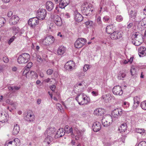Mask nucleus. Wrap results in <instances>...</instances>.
<instances>
[{
  "mask_svg": "<svg viewBox=\"0 0 146 146\" xmlns=\"http://www.w3.org/2000/svg\"><path fill=\"white\" fill-rule=\"evenodd\" d=\"M76 99L78 104L80 105L86 104L90 101V99L83 93L78 95V96L76 97Z\"/></svg>",
  "mask_w": 146,
  "mask_h": 146,
  "instance_id": "1",
  "label": "nucleus"
},
{
  "mask_svg": "<svg viewBox=\"0 0 146 146\" xmlns=\"http://www.w3.org/2000/svg\"><path fill=\"white\" fill-rule=\"evenodd\" d=\"M30 55L28 53H24L19 55L17 59V61L19 64H25L30 60Z\"/></svg>",
  "mask_w": 146,
  "mask_h": 146,
  "instance_id": "2",
  "label": "nucleus"
},
{
  "mask_svg": "<svg viewBox=\"0 0 146 146\" xmlns=\"http://www.w3.org/2000/svg\"><path fill=\"white\" fill-rule=\"evenodd\" d=\"M112 116L108 115L104 116L102 119V123L104 127H108L109 126L112 122Z\"/></svg>",
  "mask_w": 146,
  "mask_h": 146,
  "instance_id": "3",
  "label": "nucleus"
},
{
  "mask_svg": "<svg viewBox=\"0 0 146 146\" xmlns=\"http://www.w3.org/2000/svg\"><path fill=\"white\" fill-rule=\"evenodd\" d=\"M93 11L92 7L90 5H84L82 9V13L86 16L90 15V14H91Z\"/></svg>",
  "mask_w": 146,
  "mask_h": 146,
  "instance_id": "4",
  "label": "nucleus"
},
{
  "mask_svg": "<svg viewBox=\"0 0 146 146\" xmlns=\"http://www.w3.org/2000/svg\"><path fill=\"white\" fill-rule=\"evenodd\" d=\"M86 40L83 38H78L75 42L74 46L76 48H80L84 45Z\"/></svg>",
  "mask_w": 146,
  "mask_h": 146,
  "instance_id": "5",
  "label": "nucleus"
},
{
  "mask_svg": "<svg viewBox=\"0 0 146 146\" xmlns=\"http://www.w3.org/2000/svg\"><path fill=\"white\" fill-rule=\"evenodd\" d=\"M123 111L120 108L114 110L112 112V115L115 118H119L123 115Z\"/></svg>",
  "mask_w": 146,
  "mask_h": 146,
  "instance_id": "6",
  "label": "nucleus"
},
{
  "mask_svg": "<svg viewBox=\"0 0 146 146\" xmlns=\"http://www.w3.org/2000/svg\"><path fill=\"white\" fill-rule=\"evenodd\" d=\"M38 23L39 20L37 17L31 18L29 20L28 22L29 25L33 28H34Z\"/></svg>",
  "mask_w": 146,
  "mask_h": 146,
  "instance_id": "7",
  "label": "nucleus"
},
{
  "mask_svg": "<svg viewBox=\"0 0 146 146\" xmlns=\"http://www.w3.org/2000/svg\"><path fill=\"white\" fill-rule=\"evenodd\" d=\"M54 23L58 26H60L62 24V21L60 17L58 15H54L52 17Z\"/></svg>",
  "mask_w": 146,
  "mask_h": 146,
  "instance_id": "8",
  "label": "nucleus"
},
{
  "mask_svg": "<svg viewBox=\"0 0 146 146\" xmlns=\"http://www.w3.org/2000/svg\"><path fill=\"white\" fill-rule=\"evenodd\" d=\"M113 93L115 95H121L123 94V91L121 87L119 86H114L112 89Z\"/></svg>",
  "mask_w": 146,
  "mask_h": 146,
  "instance_id": "9",
  "label": "nucleus"
},
{
  "mask_svg": "<svg viewBox=\"0 0 146 146\" xmlns=\"http://www.w3.org/2000/svg\"><path fill=\"white\" fill-rule=\"evenodd\" d=\"M122 36L121 32L118 31H115L111 33L110 35V37L111 39L117 40L120 38Z\"/></svg>",
  "mask_w": 146,
  "mask_h": 146,
  "instance_id": "10",
  "label": "nucleus"
},
{
  "mask_svg": "<svg viewBox=\"0 0 146 146\" xmlns=\"http://www.w3.org/2000/svg\"><path fill=\"white\" fill-rule=\"evenodd\" d=\"M46 15V11L44 9H39L38 10L37 15L40 20L44 19Z\"/></svg>",
  "mask_w": 146,
  "mask_h": 146,
  "instance_id": "11",
  "label": "nucleus"
},
{
  "mask_svg": "<svg viewBox=\"0 0 146 146\" xmlns=\"http://www.w3.org/2000/svg\"><path fill=\"white\" fill-rule=\"evenodd\" d=\"M92 127L94 132H97L101 129V125L100 123L96 121L93 123Z\"/></svg>",
  "mask_w": 146,
  "mask_h": 146,
  "instance_id": "12",
  "label": "nucleus"
},
{
  "mask_svg": "<svg viewBox=\"0 0 146 146\" xmlns=\"http://www.w3.org/2000/svg\"><path fill=\"white\" fill-rule=\"evenodd\" d=\"M9 118V116L7 114L3 113H0V121L4 123L7 122Z\"/></svg>",
  "mask_w": 146,
  "mask_h": 146,
  "instance_id": "13",
  "label": "nucleus"
},
{
  "mask_svg": "<svg viewBox=\"0 0 146 146\" xmlns=\"http://www.w3.org/2000/svg\"><path fill=\"white\" fill-rule=\"evenodd\" d=\"M19 20V17L16 15L13 16L9 20V23L11 25L16 24Z\"/></svg>",
  "mask_w": 146,
  "mask_h": 146,
  "instance_id": "14",
  "label": "nucleus"
},
{
  "mask_svg": "<svg viewBox=\"0 0 146 146\" xmlns=\"http://www.w3.org/2000/svg\"><path fill=\"white\" fill-rule=\"evenodd\" d=\"M55 130L54 127H49L48 128L44 133L45 136H51L54 133Z\"/></svg>",
  "mask_w": 146,
  "mask_h": 146,
  "instance_id": "15",
  "label": "nucleus"
},
{
  "mask_svg": "<svg viewBox=\"0 0 146 146\" xmlns=\"http://www.w3.org/2000/svg\"><path fill=\"white\" fill-rule=\"evenodd\" d=\"M75 20L77 22H80L83 19V17L82 15L78 13L77 11H74Z\"/></svg>",
  "mask_w": 146,
  "mask_h": 146,
  "instance_id": "16",
  "label": "nucleus"
},
{
  "mask_svg": "<svg viewBox=\"0 0 146 146\" xmlns=\"http://www.w3.org/2000/svg\"><path fill=\"white\" fill-rule=\"evenodd\" d=\"M70 3V0H60L59 6L61 9L64 8Z\"/></svg>",
  "mask_w": 146,
  "mask_h": 146,
  "instance_id": "17",
  "label": "nucleus"
},
{
  "mask_svg": "<svg viewBox=\"0 0 146 146\" xmlns=\"http://www.w3.org/2000/svg\"><path fill=\"white\" fill-rule=\"evenodd\" d=\"M146 48L145 47L141 46L139 48L138 54L140 57H143L146 55Z\"/></svg>",
  "mask_w": 146,
  "mask_h": 146,
  "instance_id": "18",
  "label": "nucleus"
},
{
  "mask_svg": "<svg viewBox=\"0 0 146 146\" xmlns=\"http://www.w3.org/2000/svg\"><path fill=\"white\" fill-rule=\"evenodd\" d=\"M74 63L73 61H69L66 63L64 66V68L67 70H71L72 67L74 66Z\"/></svg>",
  "mask_w": 146,
  "mask_h": 146,
  "instance_id": "19",
  "label": "nucleus"
},
{
  "mask_svg": "<svg viewBox=\"0 0 146 146\" xmlns=\"http://www.w3.org/2000/svg\"><path fill=\"white\" fill-rule=\"evenodd\" d=\"M21 88V86H9L8 87V89L9 91H12V93H14L16 91L19 90Z\"/></svg>",
  "mask_w": 146,
  "mask_h": 146,
  "instance_id": "20",
  "label": "nucleus"
},
{
  "mask_svg": "<svg viewBox=\"0 0 146 146\" xmlns=\"http://www.w3.org/2000/svg\"><path fill=\"white\" fill-rule=\"evenodd\" d=\"M54 7V4L51 1H48L46 2V7L48 11H51L53 9Z\"/></svg>",
  "mask_w": 146,
  "mask_h": 146,
  "instance_id": "21",
  "label": "nucleus"
},
{
  "mask_svg": "<svg viewBox=\"0 0 146 146\" xmlns=\"http://www.w3.org/2000/svg\"><path fill=\"white\" fill-rule=\"evenodd\" d=\"M114 31V26L113 24L109 25L106 27V31L108 34H111Z\"/></svg>",
  "mask_w": 146,
  "mask_h": 146,
  "instance_id": "22",
  "label": "nucleus"
},
{
  "mask_svg": "<svg viewBox=\"0 0 146 146\" xmlns=\"http://www.w3.org/2000/svg\"><path fill=\"white\" fill-rule=\"evenodd\" d=\"M65 132L64 129L62 128L59 129L56 133V136L57 138L61 137L64 135Z\"/></svg>",
  "mask_w": 146,
  "mask_h": 146,
  "instance_id": "23",
  "label": "nucleus"
},
{
  "mask_svg": "<svg viewBox=\"0 0 146 146\" xmlns=\"http://www.w3.org/2000/svg\"><path fill=\"white\" fill-rule=\"evenodd\" d=\"M134 104L133 107L134 108H136L139 106L140 102V98L139 97L136 96L134 97Z\"/></svg>",
  "mask_w": 146,
  "mask_h": 146,
  "instance_id": "24",
  "label": "nucleus"
},
{
  "mask_svg": "<svg viewBox=\"0 0 146 146\" xmlns=\"http://www.w3.org/2000/svg\"><path fill=\"white\" fill-rule=\"evenodd\" d=\"M25 119L28 121H33L35 120V115L28 113L26 116Z\"/></svg>",
  "mask_w": 146,
  "mask_h": 146,
  "instance_id": "25",
  "label": "nucleus"
},
{
  "mask_svg": "<svg viewBox=\"0 0 146 146\" xmlns=\"http://www.w3.org/2000/svg\"><path fill=\"white\" fill-rule=\"evenodd\" d=\"M137 15V12L135 11L131 10L129 14L130 19H134V21L137 22L135 19Z\"/></svg>",
  "mask_w": 146,
  "mask_h": 146,
  "instance_id": "26",
  "label": "nucleus"
},
{
  "mask_svg": "<svg viewBox=\"0 0 146 146\" xmlns=\"http://www.w3.org/2000/svg\"><path fill=\"white\" fill-rule=\"evenodd\" d=\"M20 129L19 125L17 124L15 125L13 127L12 131L13 135H15L17 134L20 131Z\"/></svg>",
  "mask_w": 146,
  "mask_h": 146,
  "instance_id": "27",
  "label": "nucleus"
},
{
  "mask_svg": "<svg viewBox=\"0 0 146 146\" xmlns=\"http://www.w3.org/2000/svg\"><path fill=\"white\" fill-rule=\"evenodd\" d=\"M32 64L33 63L32 62H29L28 64L26 66V68H25V70L23 73V76L26 75V77H27V74L29 73V72L28 71V70L27 69V68L29 69L32 67Z\"/></svg>",
  "mask_w": 146,
  "mask_h": 146,
  "instance_id": "28",
  "label": "nucleus"
},
{
  "mask_svg": "<svg viewBox=\"0 0 146 146\" xmlns=\"http://www.w3.org/2000/svg\"><path fill=\"white\" fill-rule=\"evenodd\" d=\"M127 124L125 123H123L119 128L118 131H119L120 133H123L126 130Z\"/></svg>",
  "mask_w": 146,
  "mask_h": 146,
  "instance_id": "29",
  "label": "nucleus"
},
{
  "mask_svg": "<svg viewBox=\"0 0 146 146\" xmlns=\"http://www.w3.org/2000/svg\"><path fill=\"white\" fill-rule=\"evenodd\" d=\"M111 96L109 94L104 95L102 97V99L104 100V102L106 103H108L111 100Z\"/></svg>",
  "mask_w": 146,
  "mask_h": 146,
  "instance_id": "30",
  "label": "nucleus"
},
{
  "mask_svg": "<svg viewBox=\"0 0 146 146\" xmlns=\"http://www.w3.org/2000/svg\"><path fill=\"white\" fill-rule=\"evenodd\" d=\"M66 50V48L64 46H60L58 49V54L59 55H62L65 53Z\"/></svg>",
  "mask_w": 146,
  "mask_h": 146,
  "instance_id": "31",
  "label": "nucleus"
},
{
  "mask_svg": "<svg viewBox=\"0 0 146 146\" xmlns=\"http://www.w3.org/2000/svg\"><path fill=\"white\" fill-rule=\"evenodd\" d=\"M64 130L66 133H71L72 135H74V133L73 132V129L72 127L69 128V127L68 125H66L65 127Z\"/></svg>",
  "mask_w": 146,
  "mask_h": 146,
  "instance_id": "32",
  "label": "nucleus"
},
{
  "mask_svg": "<svg viewBox=\"0 0 146 146\" xmlns=\"http://www.w3.org/2000/svg\"><path fill=\"white\" fill-rule=\"evenodd\" d=\"M104 113L102 109L99 108L95 110L94 111V114L98 115H101Z\"/></svg>",
  "mask_w": 146,
  "mask_h": 146,
  "instance_id": "33",
  "label": "nucleus"
},
{
  "mask_svg": "<svg viewBox=\"0 0 146 146\" xmlns=\"http://www.w3.org/2000/svg\"><path fill=\"white\" fill-rule=\"evenodd\" d=\"M40 44L44 45H48L50 44L46 37L44 39H41L40 40Z\"/></svg>",
  "mask_w": 146,
  "mask_h": 146,
  "instance_id": "34",
  "label": "nucleus"
},
{
  "mask_svg": "<svg viewBox=\"0 0 146 146\" xmlns=\"http://www.w3.org/2000/svg\"><path fill=\"white\" fill-rule=\"evenodd\" d=\"M50 44L54 43V37L51 35H49L46 37Z\"/></svg>",
  "mask_w": 146,
  "mask_h": 146,
  "instance_id": "35",
  "label": "nucleus"
},
{
  "mask_svg": "<svg viewBox=\"0 0 146 146\" xmlns=\"http://www.w3.org/2000/svg\"><path fill=\"white\" fill-rule=\"evenodd\" d=\"M13 31L15 34L18 33L20 31V29L18 27L14 26L12 27Z\"/></svg>",
  "mask_w": 146,
  "mask_h": 146,
  "instance_id": "36",
  "label": "nucleus"
},
{
  "mask_svg": "<svg viewBox=\"0 0 146 146\" xmlns=\"http://www.w3.org/2000/svg\"><path fill=\"white\" fill-rule=\"evenodd\" d=\"M47 137L45 139L44 142L46 143L48 145L51 142V140L52 138L50 136H47Z\"/></svg>",
  "mask_w": 146,
  "mask_h": 146,
  "instance_id": "37",
  "label": "nucleus"
},
{
  "mask_svg": "<svg viewBox=\"0 0 146 146\" xmlns=\"http://www.w3.org/2000/svg\"><path fill=\"white\" fill-rule=\"evenodd\" d=\"M110 19H111L110 17L107 15L105 16L103 18V21L106 23L110 22Z\"/></svg>",
  "mask_w": 146,
  "mask_h": 146,
  "instance_id": "38",
  "label": "nucleus"
},
{
  "mask_svg": "<svg viewBox=\"0 0 146 146\" xmlns=\"http://www.w3.org/2000/svg\"><path fill=\"white\" fill-rule=\"evenodd\" d=\"M126 74L125 73L121 72H120L118 76V79L119 80H123V78L125 77Z\"/></svg>",
  "mask_w": 146,
  "mask_h": 146,
  "instance_id": "39",
  "label": "nucleus"
},
{
  "mask_svg": "<svg viewBox=\"0 0 146 146\" xmlns=\"http://www.w3.org/2000/svg\"><path fill=\"white\" fill-rule=\"evenodd\" d=\"M135 131L137 133L142 134L144 133L145 131L144 129L137 128L135 129Z\"/></svg>",
  "mask_w": 146,
  "mask_h": 146,
  "instance_id": "40",
  "label": "nucleus"
},
{
  "mask_svg": "<svg viewBox=\"0 0 146 146\" xmlns=\"http://www.w3.org/2000/svg\"><path fill=\"white\" fill-rule=\"evenodd\" d=\"M130 72L132 76L134 75L137 74V72L134 67L132 66L130 70Z\"/></svg>",
  "mask_w": 146,
  "mask_h": 146,
  "instance_id": "41",
  "label": "nucleus"
},
{
  "mask_svg": "<svg viewBox=\"0 0 146 146\" xmlns=\"http://www.w3.org/2000/svg\"><path fill=\"white\" fill-rule=\"evenodd\" d=\"M5 19L2 17H0V27L3 26L5 22Z\"/></svg>",
  "mask_w": 146,
  "mask_h": 146,
  "instance_id": "42",
  "label": "nucleus"
},
{
  "mask_svg": "<svg viewBox=\"0 0 146 146\" xmlns=\"http://www.w3.org/2000/svg\"><path fill=\"white\" fill-rule=\"evenodd\" d=\"M123 17L120 15H117L116 17V20L119 22L122 21L123 20Z\"/></svg>",
  "mask_w": 146,
  "mask_h": 146,
  "instance_id": "43",
  "label": "nucleus"
},
{
  "mask_svg": "<svg viewBox=\"0 0 146 146\" xmlns=\"http://www.w3.org/2000/svg\"><path fill=\"white\" fill-rule=\"evenodd\" d=\"M140 106L142 109L146 110V102H141L140 104Z\"/></svg>",
  "mask_w": 146,
  "mask_h": 146,
  "instance_id": "44",
  "label": "nucleus"
},
{
  "mask_svg": "<svg viewBox=\"0 0 146 146\" xmlns=\"http://www.w3.org/2000/svg\"><path fill=\"white\" fill-rule=\"evenodd\" d=\"M37 61L40 63H41L43 61V60L41 57L39 55L36 56Z\"/></svg>",
  "mask_w": 146,
  "mask_h": 146,
  "instance_id": "45",
  "label": "nucleus"
},
{
  "mask_svg": "<svg viewBox=\"0 0 146 146\" xmlns=\"http://www.w3.org/2000/svg\"><path fill=\"white\" fill-rule=\"evenodd\" d=\"M19 140L18 138H15L14 139L13 141V144L15 145H17V143H19Z\"/></svg>",
  "mask_w": 146,
  "mask_h": 146,
  "instance_id": "46",
  "label": "nucleus"
},
{
  "mask_svg": "<svg viewBox=\"0 0 146 146\" xmlns=\"http://www.w3.org/2000/svg\"><path fill=\"white\" fill-rule=\"evenodd\" d=\"M137 146H146V142L141 141L138 144Z\"/></svg>",
  "mask_w": 146,
  "mask_h": 146,
  "instance_id": "47",
  "label": "nucleus"
},
{
  "mask_svg": "<svg viewBox=\"0 0 146 146\" xmlns=\"http://www.w3.org/2000/svg\"><path fill=\"white\" fill-rule=\"evenodd\" d=\"M97 23L99 25H102V22L101 20V18L100 16H99L98 17L97 19Z\"/></svg>",
  "mask_w": 146,
  "mask_h": 146,
  "instance_id": "48",
  "label": "nucleus"
},
{
  "mask_svg": "<svg viewBox=\"0 0 146 146\" xmlns=\"http://www.w3.org/2000/svg\"><path fill=\"white\" fill-rule=\"evenodd\" d=\"M142 25H143L145 27H146V17L142 19Z\"/></svg>",
  "mask_w": 146,
  "mask_h": 146,
  "instance_id": "49",
  "label": "nucleus"
},
{
  "mask_svg": "<svg viewBox=\"0 0 146 146\" xmlns=\"http://www.w3.org/2000/svg\"><path fill=\"white\" fill-rule=\"evenodd\" d=\"M3 61L5 63H7L9 61V59L8 57L5 56L3 57Z\"/></svg>",
  "mask_w": 146,
  "mask_h": 146,
  "instance_id": "50",
  "label": "nucleus"
},
{
  "mask_svg": "<svg viewBox=\"0 0 146 146\" xmlns=\"http://www.w3.org/2000/svg\"><path fill=\"white\" fill-rule=\"evenodd\" d=\"M90 68V66L88 65H85L83 68V70L84 71H86L88 69Z\"/></svg>",
  "mask_w": 146,
  "mask_h": 146,
  "instance_id": "51",
  "label": "nucleus"
},
{
  "mask_svg": "<svg viewBox=\"0 0 146 146\" xmlns=\"http://www.w3.org/2000/svg\"><path fill=\"white\" fill-rule=\"evenodd\" d=\"M76 131H77V134L78 135V136H81L83 134V132L82 131H79L77 128H76L75 129Z\"/></svg>",
  "mask_w": 146,
  "mask_h": 146,
  "instance_id": "52",
  "label": "nucleus"
},
{
  "mask_svg": "<svg viewBox=\"0 0 146 146\" xmlns=\"http://www.w3.org/2000/svg\"><path fill=\"white\" fill-rule=\"evenodd\" d=\"M53 71L51 69H48L46 71V73L48 75H51L53 73Z\"/></svg>",
  "mask_w": 146,
  "mask_h": 146,
  "instance_id": "53",
  "label": "nucleus"
},
{
  "mask_svg": "<svg viewBox=\"0 0 146 146\" xmlns=\"http://www.w3.org/2000/svg\"><path fill=\"white\" fill-rule=\"evenodd\" d=\"M93 22L92 21H88L85 23L86 25H89L90 26H92L93 25Z\"/></svg>",
  "mask_w": 146,
  "mask_h": 146,
  "instance_id": "54",
  "label": "nucleus"
},
{
  "mask_svg": "<svg viewBox=\"0 0 146 146\" xmlns=\"http://www.w3.org/2000/svg\"><path fill=\"white\" fill-rule=\"evenodd\" d=\"M134 38L135 39H136L137 38L139 37V38H141L143 39V37H144V36H142L141 35L139 36L138 35L135 34L134 35Z\"/></svg>",
  "mask_w": 146,
  "mask_h": 146,
  "instance_id": "55",
  "label": "nucleus"
},
{
  "mask_svg": "<svg viewBox=\"0 0 146 146\" xmlns=\"http://www.w3.org/2000/svg\"><path fill=\"white\" fill-rule=\"evenodd\" d=\"M60 8L58 6L56 7L55 10L54 11V12L55 13H58L60 12V11L59 10Z\"/></svg>",
  "mask_w": 146,
  "mask_h": 146,
  "instance_id": "56",
  "label": "nucleus"
},
{
  "mask_svg": "<svg viewBox=\"0 0 146 146\" xmlns=\"http://www.w3.org/2000/svg\"><path fill=\"white\" fill-rule=\"evenodd\" d=\"M6 66L5 65H0V73L3 72Z\"/></svg>",
  "mask_w": 146,
  "mask_h": 146,
  "instance_id": "57",
  "label": "nucleus"
},
{
  "mask_svg": "<svg viewBox=\"0 0 146 146\" xmlns=\"http://www.w3.org/2000/svg\"><path fill=\"white\" fill-rule=\"evenodd\" d=\"M133 25V23H130L128 24V23L127 28L128 29H129L132 27Z\"/></svg>",
  "mask_w": 146,
  "mask_h": 146,
  "instance_id": "58",
  "label": "nucleus"
},
{
  "mask_svg": "<svg viewBox=\"0 0 146 146\" xmlns=\"http://www.w3.org/2000/svg\"><path fill=\"white\" fill-rule=\"evenodd\" d=\"M15 37L14 36H13L11 37V38H10L8 44H10L12 42H13L14 40V39L15 38Z\"/></svg>",
  "mask_w": 146,
  "mask_h": 146,
  "instance_id": "59",
  "label": "nucleus"
},
{
  "mask_svg": "<svg viewBox=\"0 0 146 146\" xmlns=\"http://www.w3.org/2000/svg\"><path fill=\"white\" fill-rule=\"evenodd\" d=\"M139 42L140 41H138V40L136 39V42L135 45L136 46H139V45L141 43V42Z\"/></svg>",
  "mask_w": 146,
  "mask_h": 146,
  "instance_id": "60",
  "label": "nucleus"
},
{
  "mask_svg": "<svg viewBox=\"0 0 146 146\" xmlns=\"http://www.w3.org/2000/svg\"><path fill=\"white\" fill-rule=\"evenodd\" d=\"M50 88L52 91H54L56 88V86L54 85H52L50 86Z\"/></svg>",
  "mask_w": 146,
  "mask_h": 146,
  "instance_id": "61",
  "label": "nucleus"
},
{
  "mask_svg": "<svg viewBox=\"0 0 146 146\" xmlns=\"http://www.w3.org/2000/svg\"><path fill=\"white\" fill-rule=\"evenodd\" d=\"M92 94L93 96H97L98 95V92L95 91H93L92 92Z\"/></svg>",
  "mask_w": 146,
  "mask_h": 146,
  "instance_id": "62",
  "label": "nucleus"
},
{
  "mask_svg": "<svg viewBox=\"0 0 146 146\" xmlns=\"http://www.w3.org/2000/svg\"><path fill=\"white\" fill-rule=\"evenodd\" d=\"M56 106L57 108V109H59L60 110L61 109V105L59 103H57L56 104Z\"/></svg>",
  "mask_w": 146,
  "mask_h": 146,
  "instance_id": "63",
  "label": "nucleus"
},
{
  "mask_svg": "<svg viewBox=\"0 0 146 146\" xmlns=\"http://www.w3.org/2000/svg\"><path fill=\"white\" fill-rule=\"evenodd\" d=\"M13 15V12L11 11H10L8 13L7 16L8 17H11Z\"/></svg>",
  "mask_w": 146,
  "mask_h": 146,
  "instance_id": "64",
  "label": "nucleus"
}]
</instances>
